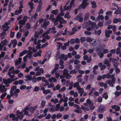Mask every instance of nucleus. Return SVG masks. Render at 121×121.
Wrapping results in <instances>:
<instances>
[{
  "label": "nucleus",
  "instance_id": "obj_1",
  "mask_svg": "<svg viewBox=\"0 0 121 121\" xmlns=\"http://www.w3.org/2000/svg\"><path fill=\"white\" fill-rule=\"evenodd\" d=\"M105 48L106 46L105 45H104L101 46L99 48L96 50V51L98 52L97 54L100 58H102L104 56L103 53L102 52V51H103V53L104 54L107 53L108 52V50L107 49H105Z\"/></svg>",
  "mask_w": 121,
  "mask_h": 121
},
{
  "label": "nucleus",
  "instance_id": "obj_2",
  "mask_svg": "<svg viewBox=\"0 0 121 121\" xmlns=\"http://www.w3.org/2000/svg\"><path fill=\"white\" fill-rule=\"evenodd\" d=\"M7 45V40L6 39L3 40L0 43V50L4 51L6 50V48L5 46Z\"/></svg>",
  "mask_w": 121,
  "mask_h": 121
},
{
  "label": "nucleus",
  "instance_id": "obj_3",
  "mask_svg": "<svg viewBox=\"0 0 121 121\" xmlns=\"http://www.w3.org/2000/svg\"><path fill=\"white\" fill-rule=\"evenodd\" d=\"M69 1L67 2L65 5L64 7V9L65 11L70 10L74 2V0H71L70 4V5L67 6L69 2Z\"/></svg>",
  "mask_w": 121,
  "mask_h": 121
},
{
  "label": "nucleus",
  "instance_id": "obj_4",
  "mask_svg": "<svg viewBox=\"0 0 121 121\" xmlns=\"http://www.w3.org/2000/svg\"><path fill=\"white\" fill-rule=\"evenodd\" d=\"M56 29L54 27H53L52 28H49L48 30L46 32L43 33L42 35L43 37H44L46 34H49V31H51V32L52 33L55 34L57 32V31L55 30Z\"/></svg>",
  "mask_w": 121,
  "mask_h": 121
},
{
  "label": "nucleus",
  "instance_id": "obj_5",
  "mask_svg": "<svg viewBox=\"0 0 121 121\" xmlns=\"http://www.w3.org/2000/svg\"><path fill=\"white\" fill-rule=\"evenodd\" d=\"M116 79L114 77H112V80H108L106 81V83L108 84L109 85L111 86H113V84L115 83Z\"/></svg>",
  "mask_w": 121,
  "mask_h": 121
},
{
  "label": "nucleus",
  "instance_id": "obj_6",
  "mask_svg": "<svg viewBox=\"0 0 121 121\" xmlns=\"http://www.w3.org/2000/svg\"><path fill=\"white\" fill-rule=\"evenodd\" d=\"M43 32V30L42 29H39L38 32L35 31L34 35V37L35 38H38L39 36L38 35H40Z\"/></svg>",
  "mask_w": 121,
  "mask_h": 121
},
{
  "label": "nucleus",
  "instance_id": "obj_7",
  "mask_svg": "<svg viewBox=\"0 0 121 121\" xmlns=\"http://www.w3.org/2000/svg\"><path fill=\"white\" fill-rule=\"evenodd\" d=\"M87 0H83L82 2L79 7H81L83 9H85L89 4V3L86 2Z\"/></svg>",
  "mask_w": 121,
  "mask_h": 121
},
{
  "label": "nucleus",
  "instance_id": "obj_8",
  "mask_svg": "<svg viewBox=\"0 0 121 121\" xmlns=\"http://www.w3.org/2000/svg\"><path fill=\"white\" fill-rule=\"evenodd\" d=\"M9 25V23L6 22L2 26V27L4 31H6L9 30V27L8 26Z\"/></svg>",
  "mask_w": 121,
  "mask_h": 121
},
{
  "label": "nucleus",
  "instance_id": "obj_9",
  "mask_svg": "<svg viewBox=\"0 0 121 121\" xmlns=\"http://www.w3.org/2000/svg\"><path fill=\"white\" fill-rule=\"evenodd\" d=\"M3 81L4 84L6 85L7 87L9 86V84L12 82L11 80L9 78L7 79H4Z\"/></svg>",
  "mask_w": 121,
  "mask_h": 121
},
{
  "label": "nucleus",
  "instance_id": "obj_10",
  "mask_svg": "<svg viewBox=\"0 0 121 121\" xmlns=\"http://www.w3.org/2000/svg\"><path fill=\"white\" fill-rule=\"evenodd\" d=\"M7 90V89L5 87V86L1 84L0 85V92L2 93L3 92H6Z\"/></svg>",
  "mask_w": 121,
  "mask_h": 121
},
{
  "label": "nucleus",
  "instance_id": "obj_11",
  "mask_svg": "<svg viewBox=\"0 0 121 121\" xmlns=\"http://www.w3.org/2000/svg\"><path fill=\"white\" fill-rule=\"evenodd\" d=\"M44 72L43 69L42 68H41L40 69L39 71H37L36 73H35V75L34 76L36 77L39 76L41 75V73H43Z\"/></svg>",
  "mask_w": 121,
  "mask_h": 121
},
{
  "label": "nucleus",
  "instance_id": "obj_12",
  "mask_svg": "<svg viewBox=\"0 0 121 121\" xmlns=\"http://www.w3.org/2000/svg\"><path fill=\"white\" fill-rule=\"evenodd\" d=\"M77 89L78 90V93L80 94V96H82L84 92L83 89L82 88H81L80 86H78L77 87Z\"/></svg>",
  "mask_w": 121,
  "mask_h": 121
},
{
  "label": "nucleus",
  "instance_id": "obj_13",
  "mask_svg": "<svg viewBox=\"0 0 121 121\" xmlns=\"http://www.w3.org/2000/svg\"><path fill=\"white\" fill-rule=\"evenodd\" d=\"M38 108V106L36 105L34 107H31L29 109V110H30L31 113H33L35 109Z\"/></svg>",
  "mask_w": 121,
  "mask_h": 121
},
{
  "label": "nucleus",
  "instance_id": "obj_14",
  "mask_svg": "<svg viewBox=\"0 0 121 121\" xmlns=\"http://www.w3.org/2000/svg\"><path fill=\"white\" fill-rule=\"evenodd\" d=\"M112 32L111 30H105V34L106 36L107 37H109L110 36L109 34L112 33Z\"/></svg>",
  "mask_w": 121,
  "mask_h": 121
},
{
  "label": "nucleus",
  "instance_id": "obj_15",
  "mask_svg": "<svg viewBox=\"0 0 121 121\" xmlns=\"http://www.w3.org/2000/svg\"><path fill=\"white\" fill-rule=\"evenodd\" d=\"M63 17H61L59 14H58L55 19L60 22V23H61L62 22V20H63Z\"/></svg>",
  "mask_w": 121,
  "mask_h": 121
},
{
  "label": "nucleus",
  "instance_id": "obj_16",
  "mask_svg": "<svg viewBox=\"0 0 121 121\" xmlns=\"http://www.w3.org/2000/svg\"><path fill=\"white\" fill-rule=\"evenodd\" d=\"M41 89L43 90V93L44 94H47L48 93H50L51 91H50L49 90H46L44 88L42 87L41 88Z\"/></svg>",
  "mask_w": 121,
  "mask_h": 121
},
{
  "label": "nucleus",
  "instance_id": "obj_17",
  "mask_svg": "<svg viewBox=\"0 0 121 121\" xmlns=\"http://www.w3.org/2000/svg\"><path fill=\"white\" fill-rule=\"evenodd\" d=\"M10 42L13 45V48L15 47L17 43V40L16 39H14L13 40H12Z\"/></svg>",
  "mask_w": 121,
  "mask_h": 121
},
{
  "label": "nucleus",
  "instance_id": "obj_18",
  "mask_svg": "<svg viewBox=\"0 0 121 121\" xmlns=\"http://www.w3.org/2000/svg\"><path fill=\"white\" fill-rule=\"evenodd\" d=\"M59 65L58 64H56L55 65V67L53 69L51 73L52 74H53L59 68Z\"/></svg>",
  "mask_w": 121,
  "mask_h": 121
},
{
  "label": "nucleus",
  "instance_id": "obj_19",
  "mask_svg": "<svg viewBox=\"0 0 121 121\" xmlns=\"http://www.w3.org/2000/svg\"><path fill=\"white\" fill-rule=\"evenodd\" d=\"M59 65L58 64H56L55 65V67L53 69L51 73L52 74H53L59 68Z\"/></svg>",
  "mask_w": 121,
  "mask_h": 121
},
{
  "label": "nucleus",
  "instance_id": "obj_20",
  "mask_svg": "<svg viewBox=\"0 0 121 121\" xmlns=\"http://www.w3.org/2000/svg\"><path fill=\"white\" fill-rule=\"evenodd\" d=\"M8 74L11 78L12 79L14 77L15 74L13 71L11 72H9Z\"/></svg>",
  "mask_w": 121,
  "mask_h": 121
},
{
  "label": "nucleus",
  "instance_id": "obj_21",
  "mask_svg": "<svg viewBox=\"0 0 121 121\" xmlns=\"http://www.w3.org/2000/svg\"><path fill=\"white\" fill-rule=\"evenodd\" d=\"M22 59V58H19L15 62V65L17 66L19 65L21 63Z\"/></svg>",
  "mask_w": 121,
  "mask_h": 121
},
{
  "label": "nucleus",
  "instance_id": "obj_22",
  "mask_svg": "<svg viewBox=\"0 0 121 121\" xmlns=\"http://www.w3.org/2000/svg\"><path fill=\"white\" fill-rule=\"evenodd\" d=\"M99 66L100 67V69L101 70H103L106 67V65H103L102 63H100L98 64Z\"/></svg>",
  "mask_w": 121,
  "mask_h": 121
},
{
  "label": "nucleus",
  "instance_id": "obj_23",
  "mask_svg": "<svg viewBox=\"0 0 121 121\" xmlns=\"http://www.w3.org/2000/svg\"><path fill=\"white\" fill-rule=\"evenodd\" d=\"M112 108L113 109H115V110L116 111H119L120 109V107L116 105H114L112 106Z\"/></svg>",
  "mask_w": 121,
  "mask_h": 121
},
{
  "label": "nucleus",
  "instance_id": "obj_24",
  "mask_svg": "<svg viewBox=\"0 0 121 121\" xmlns=\"http://www.w3.org/2000/svg\"><path fill=\"white\" fill-rule=\"evenodd\" d=\"M25 78L27 79L25 80V81H31L32 79V76L29 75H26Z\"/></svg>",
  "mask_w": 121,
  "mask_h": 121
},
{
  "label": "nucleus",
  "instance_id": "obj_25",
  "mask_svg": "<svg viewBox=\"0 0 121 121\" xmlns=\"http://www.w3.org/2000/svg\"><path fill=\"white\" fill-rule=\"evenodd\" d=\"M48 81L49 82L51 83H52L53 82H56L57 80L55 77H52L49 78Z\"/></svg>",
  "mask_w": 121,
  "mask_h": 121
},
{
  "label": "nucleus",
  "instance_id": "obj_26",
  "mask_svg": "<svg viewBox=\"0 0 121 121\" xmlns=\"http://www.w3.org/2000/svg\"><path fill=\"white\" fill-rule=\"evenodd\" d=\"M46 102L45 100H43L41 103V106L40 107V108H42L44 107L45 105Z\"/></svg>",
  "mask_w": 121,
  "mask_h": 121
},
{
  "label": "nucleus",
  "instance_id": "obj_27",
  "mask_svg": "<svg viewBox=\"0 0 121 121\" xmlns=\"http://www.w3.org/2000/svg\"><path fill=\"white\" fill-rule=\"evenodd\" d=\"M118 22L121 23V19L120 18H115L113 21V22L114 23H117Z\"/></svg>",
  "mask_w": 121,
  "mask_h": 121
},
{
  "label": "nucleus",
  "instance_id": "obj_28",
  "mask_svg": "<svg viewBox=\"0 0 121 121\" xmlns=\"http://www.w3.org/2000/svg\"><path fill=\"white\" fill-rule=\"evenodd\" d=\"M22 11V8H19V10H17L15 11V14L16 15H18Z\"/></svg>",
  "mask_w": 121,
  "mask_h": 121
},
{
  "label": "nucleus",
  "instance_id": "obj_29",
  "mask_svg": "<svg viewBox=\"0 0 121 121\" xmlns=\"http://www.w3.org/2000/svg\"><path fill=\"white\" fill-rule=\"evenodd\" d=\"M104 18V17L102 15H99L96 18V20L98 21H99L100 20H103Z\"/></svg>",
  "mask_w": 121,
  "mask_h": 121
},
{
  "label": "nucleus",
  "instance_id": "obj_30",
  "mask_svg": "<svg viewBox=\"0 0 121 121\" xmlns=\"http://www.w3.org/2000/svg\"><path fill=\"white\" fill-rule=\"evenodd\" d=\"M28 52V51L26 50H25L21 53L20 54V56L22 57L24 56L25 54H26Z\"/></svg>",
  "mask_w": 121,
  "mask_h": 121
},
{
  "label": "nucleus",
  "instance_id": "obj_31",
  "mask_svg": "<svg viewBox=\"0 0 121 121\" xmlns=\"http://www.w3.org/2000/svg\"><path fill=\"white\" fill-rule=\"evenodd\" d=\"M51 53V52L50 51H49L47 52L46 55V57L48 59H49L50 57Z\"/></svg>",
  "mask_w": 121,
  "mask_h": 121
},
{
  "label": "nucleus",
  "instance_id": "obj_32",
  "mask_svg": "<svg viewBox=\"0 0 121 121\" xmlns=\"http://www.w3.org/2000/svg\"><path fill=\"white\" fill-rule=\"evenodd\" d=\"M26 20H20L18 22V24L19 25H24L26 23Z\"/></svg>",
  "mask_w": 121,
  "mask_h": 121
},
{
  "label": "nucleus",
  "instance_id": "obj_33",
  "mask_svg": "<svg viewBox=\"0 0 121 121\" xmlns=\"http://www.w3.org/2000/svg\"><path fill=\"white\" fill-rule=\"evenodd\" d=\"M46 83H43L41 84L40 85V87L41 88H42V87L44 88V87H45L46 86L48 85L49 84V83L47 82H45Z\"/></svg>",
  "mask_w": 121,
  "mask_h": 121
},
{
  "label": "nucleus",
  "instance_id": "obj_34",
  "mask_svg": "<svg viewBox=\"0 0 121 121\" xmlns=\"http://www.w3.org/2000/svg\"><path fill=\"white\" fill-rule=\"evenodd\" d=\"M51 101L54 103L56 104L58 102V100L57 98H56L55 99H52L51 100Z\"/></svg>",
  "mask_w": 121,
  "mask_h": 121
},
{
  "label": "nucleus",
  "instance_id": "obj_35",
  "mask_svg": "<svg viewBox=\"0 0 121 121\" xmlns=\"http://www.w3.org/2000/svg\"><path fill=\"white\" fill-rule=\"evenodd\" d=\"M64 17L65 18H67L68 19L70 17V15H69V13L68 12H66L65 13Z\"/></svg>",
  "mask_w": 121,
  "mask_h": 121
},
{
  "label": "nucleus",
  "instance_id": "obj_36",
  "mask_svg": "<svg viewBox=\"0 0 121 121\" xmlns=\"http://www.w3.org/2000/svg\"><path fill=\"white\" fill-rule=\"evenodd\" d=\"M88 22L90 25H91L92 27H95L96 25V23H95L92 22L91 21L89 20Z\"/></svg>",
  "mask_w": 121,
  "mask_h": 121
},
{
  "label": "nucleus",
  "instance_id": "obj_37",
  "mask_svg": "<svg viewBox=\"0 0 121 121\" xmlns=\"http://www.w3.org/2000/svg\"><path fill=\"white\" fill-rule=\"evenodd\" d=\"M81 109L83 110L84 111H89V108L87 107H85L83 105L81 106Z\"/></svg>",
  "mask_w": 121,
  "mask_h": 121
},
{
  "label": "nucleus",
  "instance_id": "obj_38",
  "mask_svg": "<svg viewBox=\"0 0 121 121\" xmlns=\"http://www.w3.org/2000/svg\"><path fill=\"white\" fill-rule=\"evenodd\" d=\"M20 91V90L18 89H16L14 91L15 95L16 96V97L17 96L18 93Z\"/></svg>",
  "mask_w": 121,
  "mask_h": 121
},
{
  "label": "nucleus",
  "instance_id": "obj_39",
  "mask_svg": "<svg viewBox=\"0 0 121 121\" xmlns=\"http://www.w3.org/2000/svg\"><path fill=\"white\" fill-rule=\"evenodd\" d=\"M23 116L22 115H18L16 117H15L16 121H17L19 119H20V120L22 119Z\"/></svg>",
  "mask_w": 121,
  "mask_h": 121
},
{
  "label": "nucleus",
  "instance_id": "obj_40",
  "mask_svg": "<svg viewBox=\"0 0 121 121\" xmlns=\"http://www.w3.org/2000/svg\"><path fill=\"white\" fill-rule=\"evenodd\" d=\"M86 102L89 105V106L93 104L92 102L89 99H87L86 100Z\"/></svg>",
  "mask_w": 121,
  "mask_h": 121
},
{
  "label": "nucleus",
  "instance_id": "obj_41",
  "mask_svg": "<svg viewBox=\"0 0 121 121\" xmlns=\"http://www.w3.org/2000/svg\"><path fill=\"white\" fill-rule=\"evenodd\" d=\"M91 3L92 8H95L96 7V3L95 1L92 2Z\"/></svg>",
  "mask_w": 121,
  "mask_h": 121
},
{
  "label": "nucleus",
  "instance_id": "obj_42",
  "mask_svg": "<svg viewBox=\"0 0 121 121\" xmlns=\"http://www.w3.org/2000/svg\"><path fill=\"white\" fill-rule=\"evenodd\" d=\"M52 21L53 22V23L54 24V26L57 25L58 24V21L57 20H56L55 18H53L52 19Z\"/></svg>",
  "mask_w": 121,
  "mask_h": 121
},
{
  "label": "nucleus",
  "instance_id": "obj_43",
  "mask_svg": "<svg viewBox=\"0 0 121 121\" xmlns=\"http://www.w3.org/2000/svg\"><path fill=\"white\" fill-rule=\"evenodd\" d=\"M7 93L6 92H5L2 94L0 96V98L2 100L4 99L5 97L7 95Z\"/></svg>",
  "mask_w": 121,
  "mask_h": 121
},
{
  "label": "nucleus",
  "instance_id": "obj_44",
  "mask_svg": "<svg viewBox=\"0 0 121 121\" xmlns=\"http://www.w3.org/2000/svg\"><path fill=\"white\" fill-rule=\"evenodd\" d=\"M106 78H112V77H114V75H110L109 73L107 74L106 75Z\"/></svg>",
  "mask_w": 121,
  "mask_h": 121
},
{
  "label": "nucleus",
  "instance_id": "obj_45",
  "mask_svg": "<svg viewBox=\"0 0 121 121\" xmlns=\"http://www.w3.org/2000/svg\"><path fill=\"white\" fill-rule=\"evenodd\" d=\"M28 5L30 6V8L31 10H32L34 8L33 5L34 4L31 2H30L28 3Z\"/></svg>",
  "mask_w": 121,
  "mask_h": 121
},
{
  "label": "nucleus",
  "instance_id": "obj_46",
  "mask_svg": "<svg viewBox=\"0 0 121 121\" xmlns=\"http://www.w3.org/2000/svg\"><path fill=\"white\" fill-rule=\"evenodd\" d=\"M61 71L60 70H58L55 73L56 77V78H58L60 76V73H59Z\"/></svg>",
  "mask_w": 121,
  "mask_h": 121
},
{
  "label": "nucleus",
  "instance_id": "obj_47",
  "mask_svg": "<svg viewBox=\"0 0 121 121\" xmlns=\"http://www.w3.org/2000/svg\"><path fill=\"white\" fill-rule=\"evenodd\" d=\"M90 16V14L88 13H87L85 14L84 17V18L85 19H88L89 18Z\"/></svg>",
  "mask_w": 121,
  "mask_h": 121
},
{
  "label": "nucleus",
  "instance_id": "obj_48",
  "mask_svg": "<svg viewBox=\"0 0 121 121\" xmlns=\"http://www.w3.org/2000/svg\"><path fill=\"white\" fill-rule=\"evenodd\" d=\"M5 54V53L4 52L2 51L1 52L0 54V60L1 58H3L4 57Z\"/></svg>",
  "mask_w": 121,
  "mask_h": 121
},
{
  "label": "nucleus",
  "instance_id": "obj_49",
  "mask_svg": "<svg viewBox=\"0 0 121 121\" xmlns=\"http://www.w3.org/2000/svg\"><path fill=\"white\" fill-rule=\"evenodd\" d=\"M88 26V23L87 22H85L83 24V28H86Z\"/></svg>",
  "mask_w": 121,
  "mask_h": 121
},
{
  "label": "nucleus",
  "instance_id": "obj_50",
  "mask_svg": "<svg viewBox=\"0 0 121 121\" xmlns=\"http://www.w3.org/2000/svg\"><path fill=\"white\" fill-rule=\"evenodd\" d=\"M58 10L57 9L53 10L52 12V14H54L55 15H57L58 13Z\"/></svg>",
  "mask_w": 121,
  "mask_h": 121
},
{
  "label": "nucleus",
  "instance_id": "obj_51",
  "mask_svg": "<svg viewBox=\"0 0 121 121\" xmlns=\"http://www.w3.org/2000/svg\"><path fill=\"white\" fill-rule=\"evenodd\" d=\"M112 22V21L111 19L109 20L107 22H105V25L106 26H108V25H110Z\"/></svg>",
  "mask_w": 121,
  "mask_h": 121
},
{
  "label": "nucleus",
  "instance_id": "obj_52",
  "mask_svg": "<svg viewBox=\"0 0 121 121\" xmlns=\"http://www.w3.org/2000/svg\"><path fill=\"white\" fill-rule=\"evenodd\" d=\"M68 70L66 69H65L63 71V74L65 76L68 74Z\"/></svg>",
  "mask_w": 121,
  "mask_h": 121
},
{
  "label": "nucleus",
  "instance_id": "obj_53",
  "mask_svg": "<svg viewBox=\"0 0 121 121\" xmlns=\"http://www.w3.org/2000/svg\"><path fill=\"white\" fill-rule=\"evenodd\" d=\"M103 97L105 99H107L108 98V95L107 94V93L106 92H105L103 94Z\"/></svg>",
  "mask_w": 121,
  "mask_h": 121
},
{
  "label": "nucleus",
  "instance_id": "obj_54",
  "mask_svg": "<svg viewBox=\"0 0 121 121\" xmlns=\"http://www.w3.org/2000/svg\"><path fill=\"white\" fill-rule=\"evenodd\" d=\"M95 107L94 105V104L89 106V110H93L95 108Z\"/></svg>",
  "mask_w": 121,
  "mask_h": 121
},
{
  "label": "nucleus",
  "instance_id": "obj_55",
  "mask_svg": "<svg viewBox=\"0 0 121 121\" xmlns=\"http://www.w3.org/2000/svg\"><path fill=\"white\" fill-rule=\"evenodd\" d=\"M109 62L108 60L107 59H105L104 63L108 66H110V64H109Z\"/></svg>",
  "mask_w": 121,
  "mask_h": 121
},
{
  "label": "nucleus",
  "instance_id": "obj_56",
  "mask_svg": "<svg viewBox=\"0 0 121 121\" xmlns=\"http://www.w3.org/2000/svg\"><path fill=\"white\" fill-rule=\"evenodd\" d=\"M66 89V88L65 87H63L59 90V92H60L65 91Z\"/></svg>",
  "mask_w": 121,
  "mask_h": 121
},
{
  "label": "nucleus",
  "instance_id": "obj_57",
  "mask_svg": "<svg viewBox=\"0 0 121 121\" xmlns=\"http://www.w3.org/2000/svg\"><path fill=\"white\" fill-rule=\"evenodd\" d=\"M80 40L81 42L82 43L83 42L85 41L86 40V39L84 37H82L81 38Z\"/></svg>",
  "mask_w": 121,
  "mask_h": 121
},
{
  "label": "nucleus",
  "instance_id": "obj_58",
  "mask_svg": "<svg viewBox=\"0 0 121 121\" xmlns=\"http://www.w3.org/2000/svg\"><path fill=\"white\" fill-rule=\"evenodd\" d=\"M25 26L26 27L27 29L28 30L31 27L29 23L26 24Z\"/></svg>",
  "mask_w": 121,
  "mask_h": 121
},
{
  "label": "nucleus",
  "instance_id": "obj_59",
  "mask_svg": "<svg viewBox=\"0 0 121 121\" xmlns=\"http://www.w3.org/2000/svg\"><path fill=\"white\" fill-rule=\"evenodd\" d=\"M21 34L19 32H18L16 34V38L17 39H19L21 36Z\"/></svg>",
  "mask_w": 121,
  "mask_h": 121
},
{
  "label": "nucleus",
  "instance_id": "obj_60",
  "mask_svg": "<svg viewBox=\"0 0 121 121\" xmlns=\"http://www.w3.org/2000/svg\"><path fill=\"white\" fill-rule=\"evenodd\" d=\"M79 83L78 82H76L73 85V87H77V88L78 87V86H80L79 85Z\"/></svg>",
  "mask_w": 121,
  "mask_h": 121
},
{
  "label": "nucleus",
  "instance_id": "obj_61",
  "mask_svg": "<svg viewBox=\"0 0 121 121\" xmlns=\"http://www.w3.org/2000/svg\"><path fill=\"white\" fill-rule=\"evenodd\" d=\"M5 33H3L1 34V39H3L5 37Z\"/></svg>",
  "mask_w": 121,
  "mask_h": 121
},
{
  "label": "nucleus",
  "instance_id": "obj_62",
  "mask_svg": "<svg viewBox=\"0 0 121 121\" xmlns=\"http://www.w3.org/2000/svg\"><path fill=\"white\" fill-rule=\"evenodd\" d=\"M39 87L36 86L35 87L34 89L33 90V92L37 91L39 90Z\"/></svg>",
  "mask_w": 121,
  "mask_h": 121
},
{
  "label": "nucleus",
  "instance_id": "obj_63",
  "mask_svg": "<svg viewBox=\"0 0 121 121\" xmlns=\"http://www.w3.org/2000/svg\"><path fill=\"white\" fill-rule=\"evenodd\" d=\"M29 31L28 30H26V32L24 34V36L25 37H27L28 35Z\"/></svg>",
  "mask_w": 121,
  "mask_h": 121
},
{
  "label": "nucleus",
  "instance_id": "obj_64",
  "mask_svg": "<svg viewBox=\"0 0 121 121\" xmlns=\"http://www.w3.org/2000/svg\"><path fill=\"white\" fill-rule=\"evenodd\" d=\"M77 71L75 69L72 70L70 71L69 73L70 74L75 73H77Z\"/></svg>",
  "mask_w": 121,
  "mask_h": 121
}]
</instances>
